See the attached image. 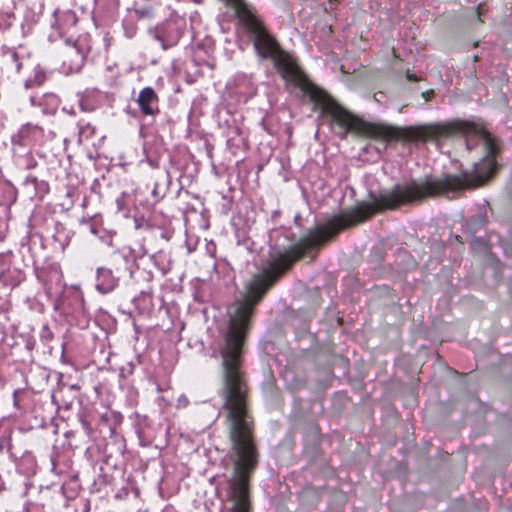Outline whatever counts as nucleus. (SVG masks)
<instances>
[{"instance_id": "f257e3e1", "label": "nucleus", "mask_w": 512, "mask_h": 512, "mask_svg": "<svg viewBox=\"0 0 512 512\" xmlns=\"http://www.w3.org/2000/svg\"><path fill=\"white\" fill-rule=\"evenodd\" d=\"M342 230H311L293 246L272 248L266 264L248 283L245 299L236 301L228 309L229 324L220 349L223 367L220 397L233 462V475L229 481L232 512L250 511L249 481L259 462L254 419L247 404L249 388L242 369L243 345L254 307L293 263L308 251L319 249Z\"/></svg>"}, {"instance_id": "f03ea898", "label": "nucleus", "mask_w": 512, "mask_h": 512, "mask_svg": "<svg viewBox=\"0 0 512 512\" xmlns=\"http://www.w3.org/2000/svg\"><path fill=\"white\" fill-rule=\"evenodd\" d=\"M456 135L465 136L468 151L479 148L483 152V157L479 162L474 163L472 171H463L459 175L428 176L406 185H396L386 192V209H396L401 205L428 198L453 199L466 189L485 184L497 171L496 156L500 151L495 137L478 123L469 120L455 119L405 127L386 124V143L431 141L439 146L441 140Z\"/></svg>"}, {"instance_id": "7ed1b4c3", "label": "nucleus", "mask_w": 512, "mask_h": 512, "mask_svg": "<svg viewBox=\"0 0 512 512\" xmlns=\"http://www.w3.org/2000/svg\"><path fill=\"white\" fill-rule=\"evenodd\" d=\"M136 102L140 108V111L145 116H156L159 112V97L155 90L151 87L143 88Z\"/></svg>"}, {"instance_id": "20e7f679", "label": "nucleus", "mask_w": 512, "mask_h": 512, "mask_svg": "<svg viewBox=\"0 0 512 512\" xmlns=\"http://www.w3.org/2000/svg\"><path fill=\"white\" fill-rule=\"evenodd\" d=\"M118 280L113 276L112 271L106 268L97 270L96 288L102 294L111 292L117 286Z\"/></svg>"}, {"instance_id": "39448f33", "label": "nucleus", "mask_w": 512, "mask_h": 512, "mask_svg": "<svg viewBox=\"0 0 512 512\" xmlns=\"http://www.w3.org/2000/svg\"><path fill=\"white\" fill-rule=\"evenodd\" d=\"M175 28V23L168 22L156 32L155 38L161 42L163 49L173 46L179 40L181 35L178 31L174 35H170V31H174Z\"/></svg>"}, {"instance_id": "423d86ee", "label": "nucleus", "mask_w": 512, "mask_h": 512, "mask_svg": "<svg viewBox=\"0 0 512 512\" xmlns=\"http://www.w3.org/2000/svg\"><path fill=\"white\" fill-rule=\"evenodd\" d=\"M2 62L8 71H15L19 73L22 63L19 59L18 53L15 50L9 49L4 52Z\"/></svg>"}, {"instance_id": "0eeeda50", "label": "nucleus", "mask_w": 512, "mask_h": 512, "mask_svg": "<svg viewBox=\"0 0 512 512\" xmlns=\"http://www.w3.org/2000/svg\"><path fill=\"white\" fill-rule=\"evenodd\" d=\"M78 142H91L96 133V127L90 123H79L78 124Z\"/></svg>"}, {"instance_id": "6e6552de", "label": "nucleus", "mask_w": 512, "mask_h": 512, "mask_svg": "<svg viewBox=\"0 0 512 512\" xmlns=\"http://www.w3.org/2000/svg\"><path fill=\"white\" fill-rule=\"evenodd\" d=\"M41 101L43 102V105L41 106V107H43L42 108L43 113L53 114L56 112L59 100L55 94H53V93L44 94L41 96Z\"/></svg>"}, {"instance_id": "1a4fd4ad", "label": "nucleus", "mask_w": 512, "mask_h": 512, "mask_svg": "<svg viewBox=\"0 0 512 512\" xmlns=\"http://www.w3.org/2000/svg\"><path fill=\"white\" fill-rule=\"evenodd\" d=\"M55 16H58V12H55ZM60 26H75L78 22L76 14L72 10H67L59 14L57 19Z\"/></svg>"}, {"instance_id": "9d476101", "label": "nucleus", "mask_w": 512, "mask_h": 512, "mask_svg": "<svg viewBox=\"0 0 512 512\" xmlns=\"http://www.w3.org/2000/svg\"><path fill=\"white\" fill-rule=\"evenodd\" d=\"M383 259H384V248H383V245L380 243L379 245L374 246L373 249L371 250V253L369 256V261L372 264H375V268H376V267H380L382 265Z\"/></svg>"}, {"instance_id": "9b49d317", "label": "nucleus", "mask_w": 512, "mask_h": 512, "mask_svg": "<svg viewBox=\"0 0 512 512\" xmlns=\"http://www.w3.org/2000/svg\"><path fill=\"white\" fill-rule=\"evenodd\" d=\"M45 81V73L38 69L35 71V75L33 78H28L25 81V87L26 88H32L35 86H40Z\"/></svg>"}, {"instance_id": "f8f14e48", "label": "nucleus", "mask_w": 512, "mask_h": 512, "mask_svg": "<svg viewBox=\"0 0 512 512\" xmlns=\"http://www.w3.org/2000/svg\"><path fill=\"white\" fill-rule=\"evenodd\" d=\"M42 132H43V130L41 127H39L38 125H33V124H26L21 129V135L23 137L28 136L30 133H32L33 135H38V134H42Z\"/></svg>"}, {"instance_id": "ddd939ff", "label": "nucleus", "mask_w": 512, "mask_h": 512, "mask_svg": "<svg viewBox=\"0 0 512 512\" xmlns=\"http://www.w3.org/2000/svg\"><path fill=\"white\" fill-rule=\"evenodd\" d=\"M65 42H66V44H67L68 46H70L72 49H74V50H75V53H76L78 56H80V57H81V52H80L79 48L77 47L76 41H74V40H72V39L68 38V39H66V40H65Z\"/></svg>"}, {"instance_id": "4468645a", "label": "nucleus", "mask_w": 512, "mask_h": 512, "mask_svg": "<svg viewBox=\"0 0 512 512\" xmlns=\"http://www.w3.org/2000/svg\"><path fill=\"white\" fill-rule=\"evenodd\" d=\"M30 103L32 106H42L43 102L41 101V97L31 96Z\"/></svg>"}, {"instance_id": "2eb2a0df", "label": "nucleus", "mask_w": 512, "mask_h": 512, "mask_svg": "<svg viewBox=\"0 0 512 512\" xmlns=\"http://www.w3.org/2000/svg\"><path fill=\"white\" fill-rule=\"evenodd\" d=\"M152 195L155 198L156 201H159L163 196L159 194L158 192V185L155 184L154 188L152 190Z\"/></svg>"}, {"instance_id": "dca6fc26", "label": "nucleus", "mask_w": 512, "mask_h": 512, "mask_svg": "<svg viewBox=\"0 0 512 512\" xmlns=\"http://www.w3.org/2000/svg\"><path fill=\"white\" fill-rule=\"evenodd\" d=\"M406 78L409 81H419V77L418 76H416L415 74H411L408 71L406 73Z\"/></svg>"}, {"instance_id": "f3484780", "label": "nucleus", "mask_w": 512, "mask_h": 512, "mask_svg": "<svg viewBox=\"0 0 512 512\" xmlns=\"http://www.w3.org/2000/svg\"><path fill=\"white\" fill-rule=\"evenodd\" d=\"M26 347H27V349L32 350L33 347H34V342L33 341H28L27 344H26Z\"/></svg>"}, {"instance_id": "a211bd4d", "label": "nucleus", "mask_w": 512, "mask_h": 512, "mask_svg": "<svg viewBox=\"0 0 512 512\" xmlns=\"http://www.w3.org/2000/svg\"><path fill=\"white\" fill-rule=\"evenodd\" d=\"M486 222V217L481 216L480 217V224L483 225Z\"/></svg>"}, {"instance_id": "6ab92c4d", "label": "nucleus", "mask_w": 512, "mask_h": 512, "mask_svg": "<svg viewBox=\"0 0 512 512\" xmlns=\"http://www.w3.org/2000/svg\"><path fill=\"white\" fill-rule=\"evenodd\" d=\"M506 253H507V255H508L509 257H511V258H512V248H511V249H509V250H507V252H506Z\"/></svg>"}, {"instance_id": "aec40b11", "label": "nucleus", "mask_w": 512, "mask_h": 512, "mask_svg": "<svg viewBox=\"0 0 512 512\" xmlns=\"http://www.w3.org/2000/svg\"><path fill=\"white\" fill-rule=\"evenodd\" d=\"M373 99H374L375 101L379 102V103L381 102V100H380L379 98H377V94H374Z\"/></svg>"}, {"instance_id": "412c9836", "label": "nucleus", "mask_w": 512, "mask_h": 512, "mask_svg": "<svg viewBox=\"0 0 512 512\" xmlns=\"http://www.w3.org/2000/svg\"><path fill=\"white\" fill-rule=\"evenodd\" d=\"M473 61H474V62L478 61V56H477V55H475V56L473 57Z\"/></svg>"}]
</instances>
